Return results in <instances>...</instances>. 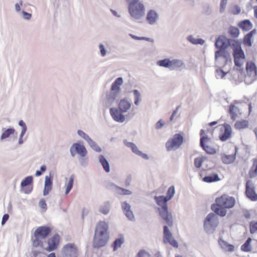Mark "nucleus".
<instances>
[{
  "label": "nucleus",
  "mask_w": 257,
  "mask_h": 257,
  "mask_svg": "<svg viewBox=\"0 0 257 257\" xmlns=\"http://www.w3.org/2000/svg\"><path fill=\"white\" fill-rule=\"evenodd\" d=\"M132 105V101L127 98L120 99L117 108L111 107L109 109L111 117L116 122H124L135 114V113H130Z\"/></svg>",
  "instance_id": "nucleus-1"
},
{
  "label": "nucleus",
  "mask_w": 257,
  "mask_h": 257,
  "mask_svg": "<svg viewBox=\"0 0 257 257\" xmlns=\"http://www.w3.org/2000/svg\"><path fill=\"white\" fill-rule=\"evenodd\" d=\"M128 4V11L131 17L136 20H141L145 14V7L140 0H125Z\"/></svg>",
  "instance_id": "nucleus-2"
},
{
  "label": "nucleus",
  "mask_w": 257,
  "mask_h": 257,
  "mask_svg": "<svg viewBox=\"0 0 257 257\" xmlns=\"http://www.w3.org/2000/svg\"><path fill=\"white\" fill-rule=\"evenodd\" d=\"M157 65L160 67L169 69L170 70L182 71L186 66L182 59L173 58H165L157 62Z\"/></svg>",
  "instance_id": "nucleus-3"
},
{
  "label": "nucleus",
  "mask_w": 257,
  "mask_h": 257,
  "mask_svg": "<svg viewBox=\"0 0 257 257\" xmlns=\"http://www.w3.org/2000/svg\"><path fill=\"white\" fill-rule=\"evenodd\" d=\"M232 48L235 65L236 66L240 68L245 62V57L240 43L236 41H233Z\"/></svg>",
  "instance_id": "nucleus-4"
},
{
  "label": "nucleus",
  "mask_w": 257,
  "mask_h": 257,
  "mask_svg": "<svg viewBox=\"0 0 257 257\" xmlns=\"http://www.w3.org/2000/svg\"><path fill=\"white\" fill-rule=\"evenodd\" d=\"M218 224V221L216 215L213 213H209L207 215L204 221V229L208 233H212Z\"/></svg>",
  "instance_id": "nucleus-5"
},
{
  "label": "nucleus",
  "mask_w": 257,
  "mask_h": 257,
  "mask_svg": "<svg viewBox=\"0 0 257 257\" xmlns=\"http://www.w3.org/2000/svg\"><path fill=\"white\" fill-rule=\"evenodd\" d=\"M183 137L180 134H175L166 144V148L169 152L177 150L182 145Z\"/></svg>",
  "instance_id": "nucleus-6"
},
{
  "label": "nucleus",
  "mask_w": 257,
  "mask_h": 257,
  "mask_svg": "<svg viewBox=\"0 0 257 257\" xmlns=\"http://www.w3.org/2000/svg\"><path fill=\"white\" fill-rule=\"evenodd\" d=\"M215 202L220 206L223 207L226 209H229L234 206L235 199L233 197L224 194L220 197L216 198Z\"/></svg>",
  "instance_id": "nucleus-7"
},
{
  "label": "nucleus",
  "mask_w": 257,
  "mask_h": 257,
  "mask_svg": "<svg viewBox=\"0 0 257 257\" xmlns=\"http://www.w3.org/2000/svg\"><path fill=\"white\" fill-rule=\"evenodd\" d=\"M246 71L244 81L246 83L249 84L256 79L257 76V69L254 63L251 62H247Z\"/></svg>",
  "instance_id": "nucleus-8"
},
{
  "label": "nucleus",
  "mask_w": 257,
  "mask_h": 257,
  "mask_svg": "<svg viewBox=\"0 0 257 257\" xmlns=\"http://www.w3.org/2000/svg\"><path fill=\"white\" fill-rule=\"evenodd\" d=\"M109 240V235L103 233H95L93 237L92 245L94 248L104 246Z\"/></svg>",
  "instance_id": "nucleus-9"
},
{
  "label": "nucleus",
  "mask_w": 257,
  "mask_h": 257,
  "mask_svg": "<svg viewBox=\"0 0 257 257\" xmlns=\"http://www.w3.org/2000/svg\"><path fill=\"white\" fill-rule=\"evenodd\" d=\"M77 134L79 138L85 141L93 150L96 152H101L102 150L101 148L84 131L78 130L77 131Z\"/></svg>",
  "instance_id": "nucleus-10"
},
{
  "label": "nucleus",
  "mask_w": 257,
  "mask_h": 257,
  "mask_svg": "<svg viewBox=\"0 0 257 257\" xmlns=\"http://www.w3.org/2000/svg\"><path fill=\"white\" fill-rule=\"evenodd\" d=\"M200 146L207 154L211 155L215 154V149L208 145L210 139L206 135H204V131L203 130H201L200 132Z\"/></svg>",
  "instance_id": "nucleus-11"
},
{
  "label": "nucleus",
  "mask_w": 257,
  "mask_h": 257,
  "mask_svg": "<svg viewBox=\"0 0 257 257\" xmlns=\"http://www.w3.org/2000/svg\"><path fill=\"white\" fill-rule=\"evenodd\" d=\"M70 153L72 157H74L76 154L79 155L83 158L86 156L87 151L85 146L80 143H75L72 144L70 148Z\"/></svg>",
  "instance_id": "nucleus-12"
},
{
  "label": "nucleus",
  "mask_w": 257,
  "mask_h": 257,
  "mask_svg": "<svg viewBox=\"0 0 257 257\" xmlns=\"http://www.w3.org/2000/svg\"><path fill=\"white\" fill-rule=\"evenodd\" d=\"M163 242L165 244L169 243L174 247H178L177 241L174 238L171 232L166 225L163 227Z\"/></svg>",
  "instance_id": "nucleus-13"
},
{
  "label": "nucleus",
  "mask_w": 257,
  "mask_h": 257,
  "mask_svg": "<svg viewBox=\"0 0 257 257\" xmlns=\"http://www.w3.org/2000/svg\"><path fill=\"white\" fill-rule=\"evenodd\" d=\"M118 95V93L111 90L106 92L102 99L103 105L106 108L110 107L114 103Z\"/></svg>",
  "instance_id": "nucleus-14"
},
{
  "label": "nucleus",
  "mask_w": 257,
  "mask_h": 257,
  "mask_svg": "<svg viewBox=\"0 0 257 257\" xmlns=\"http://www.w3.org/2000/svg\"><path fill=\"white\" fill-rule=\"evenodd\" d=\"M77 248L76 246L69 243L63 247L61 257H77Z\"/></svg>",
  "instance_id": "nucleus-15"
},
{
  "label": "nucleus",
  "mask_w": 257,
  "mask_h": 257,
  "mask_svg": "<svg viewBox=\"0 0 257 257\" xmlns=\"http://www.w3.org/2000/svg\"><path fill=\"white\" fill-rule=\"evenodd\" d=\"M245 193L246 196L250 200L253 201L257 200V194L254 191L253 184L251 180H248L246 183Z\"/></svg>",
  "instance_id": "nucleus-16"
},
{
  "label": "nucleus",
  "mask_w": 257,
  "mask_h": 257,
  "mask_svg": "<svg viewBox=\"0 0 257 257\" xmlns=\"http://www.w3.org/2000/svg\"><path fill=\"white\" fill-rule=\"evenodd\" d=\"M233 41L227 39L224 36H220L216 40L215 46L217 48L220 49H225L228 46L231 45Z\"/></svg>",
  "instance_id": "nucleus-17"
},
{
  "label": "nucleus",
  "mask_w": 257,
  "mask_h": 257,
  "mask_svg": "<svg viewBox=\"0 0 257 257\" xmlns=\"http://www.w3.org/2000/svg\"><path fill=\"white\" fill-rule=\"evenodd\" d=\"M159 212L160 216L165 221L166 223L169 226L172 227L173 226V216L168 209H162L161 210L159 211Z\"/></svg>",
  "instance_id": "nucleus-18"
},
{
  "label": "nucleus",
  "mask_w": 257,
  "mask_h": 257,
  "mask_svg": "<svg viewBox=\"0 0 257 257\" xmlns=\"http://www.w3.org/2000/svg\"><path fill=\"white\" fill-rule=\"evenodd\" d=\"M51 230L48 226H40L38 227L34 232V236L40 239H45L50 233Z\"/></svg>",
  "instance_id": "nucleus-19"
},
{
  "label": "nucleus",
  "mask_w": 257,
  "mask_h": 257,
  "mask_svg": "<svg viewBox=\"0 0 257 257\" xmlns=\"http://www.w3.org/2000/svg\"><path fill=\"white\" fill-rule=\"evenodd\" d=\"M18 125L21 127V130L17 144L18 145L21 146L27 141V138H25L24 136L27 131V126L23 120H20L19 121Z\"/></svg>",
  "instance_id": "nucleus-20"
},
{
  "label": "nucleus",
  "mask_w": 257,
  "mask_h": 257,
  "mask_svg": "<svg viewBox=\"0 0 257 257\" xmlns=\"http://www.w3.org/2000/svg\"><path fill=\"white\" fill-rule=\"evenodd\" d=\"M59 236L58 234L54 235L48 240V246L45 249L49 252L55 250L59 244Z\"/></svg>",
  "instance_id": "nucleus-21"
},
{
  "label": "nucleus",
  "mask_w": 257,
  "mask_h": 257,
  "mask_svg": "<svg viewBox=\"0 0 257 257\" xmlns=\"http://www.w3.org/2000/svg\"><path fill=\"white\" fill-rule=\"evenodd\" d=\"M109 225L104 221H99L96 225L95 233L109 234Z\"/></svg>",
  "instance_id": "nucleus-22"
},
{
  "label": "nucleus",
  "mask_w": 257,
  "mask_h": 257,
  "mask_svg": "<svg viewBox=\"0 0 257 257\" xmlns=\"http://www.w3.org/2000/svg\"><path fill=\"white\" fill-rule=\"evenodd\" d=\"M146 20L149 24L154 25L159 20V15L154 10H149L147 15Z\"/></svg>",
  "instance_id": "nucleus-23"
},
{
  "label": "nucleus",
  "mask_w": 257,
  "mask_h": 257,
  "mask_svg": "<svg viewBox=\"0 0 257 257\" xmlns=\"http://www.w3.org/2000/svg\"><path fill=\"white\" fill-rule=\"evenodd\" d=\"M33 181V177L32 176H28L23 180L21 183V191L26 194L30 193L32 191V189H27L25 187L32 184Z\"/></svg>",
  "instance_id": "nucleus-24"
},
{
  "label": "nucleus",
  "mask_w": 257,
  "mask_h": 257,
  "mask_svg": "<svg viewBox=\"0 0 257 257\" xmlns=\"http://www.w3.org/2000/svg\"><path fill=\"white\" fill-rule=\"evenodd\" d=\"M2 135L0 137L1 141L7 140L11 136L16 133V130L13 127L5 128L2 129Z\"/></svg>",
  "instance_id": "nucleus-25"
},
{
  "label": "nucleus",
  "mask_w": 257,
  "mask_h": 257,
  "mask_svg": "<svg viewBox=\"0 0 257 257\" xmlns=\"http://www.w3.org/2000/svg\"><path fill=\"white\" fill-rule=\"evenodd\" d=\"M224 132L221 134L219 138V139L224 142L230 139L231 137L232 128L231 126L228 124H225L224 125Z\"/></svg>",
  "instance_id": "nucleus-26"
},
{
  "label": "nucleus",
  "mask_w": 257,
  "mask_h": 257,
  "mask_svg": "<svg viewBox=\"0 0 257 257\" xmlns=\"http://www.w3.org/2000/svg\"><path fill=\"white\" fill-rule=\"evenodd\" d=\"M121 207L124 213L128 219L133 220L134 219V215L133 212L131 210V205L126 202H123L121 204Z\"/></svg>",
  "instance_id": "nucleus-27"
},
{
  "label": "nucleus",
  "mask_w": 257,
  "mask_h": 257,
  "mask_svg": "<svg viewBox=\"0 0 257 257\" xmlns=\"http://www.w3.org/2000/svg\"><path fill=\"white\" fill-rule=\"evenodd\" d=\"M154 199L157 204L160 206V207L158 208V211L161 210L162 209H168L167 202L169 200L165 196H155Z\"/></svg>",
  "instance_id": "nucleus-28"
},
{
  "label": "nucleus",
  "mask_w": 257,
  "mask_h": 257,
  "mask_svg": "<svg viewBox=\"0 0 257 257\" xmlns=\"http://www.w3.org/2000/svg\"><path fill=\"white\" fill-rule=\"evenodd\" d=\"M123 83V78L121 77L117 78L112 83L110 90L119 94L121 91L120 86Z\"/></svg>",
  "instance_id": "nucleus-29"
},
{
  "label": "nucleus",
  "mask_w": 257,
  "mask_h": 257,
  "mask_svg": "<svg viewBox=\"0 0 257 257\" xmlns=\"http://www.w3.org/2000/svg\"><path fill=\"white\" fill-rule=\"evenodd\" d=\"M229 112L230 113L231 119H236L241 115L240 109L236 106L230 104L229 106Z\"/></svg>",
  "instance_id": "nucleus-30"
},
{
  "label": "nucleus",
  "mask_w": 257,
  "mask_h": 257,
  "mask_svg": "<svg viewBox=\"0 0 257 257\" xmlns=\"http://www.w3.org/2000/svg\"><path fill=\"white\" fill-rule=\"evenodd\" d=\"M52 180L50 176H46L45 178L44 188L43 190V195H47L52 189Z\"/></svg>",
  "instance_id": "nucleus-31"
},
{
  "label": "nucleus",
  "mask_w": 257,
  "mask_h": 257,
  "mask_svg": "<svg viewBox=\"0 0 257 257\" xmlns=\"http://www.w3.org/2000/svg\"><path fill=\"white\" fill-rule=\"evenodd\" d=\"M218 242L220 246L223 250L225 251H233L234 250V245L228 243L222 238H219Z\"/></svg>",
  "instance_id": "nucleus-32"
},
{
  "label": "nucleus",
  "mask_w": 257,
  "mask_h": 257,
  "mask_svg": "<svg viewBox=\"0 0 257 257\" xmlns=\"http://www.w3.org/2000/svg\"><path fill=\"white\" fill-rule=\"evenodd\" d=\"M98 160L102 165L103 170L106 173L109 172L110 170L109 164L105 157L102 155H100L98 157Z\"/></svg>",
  "instance_id": "nucleus-33"
},
{
  "label": "nucleus",
  "mask_w": 257,
  "mask_h": 257,
  "mask_svg": "<svg viewBox=\"0 0 257 257\" xmlns=\"http://www.w3.org/2000/svg\"><path fill=\"white\" fill-rule=\"evenodd\" d=\"M211 208L216 214L220 216H224L226 214V208L218 205L216 203L212 205Z\"/></svg>",
  "instance_id": "nucleus-34"
},
{
  "label": "nucleus",
  "mask_w": 257,
  "mask_h": 257,
  "mask_svg": "<svg viewBox=\"0 0 257 257\" xmlns=\"http://www.w3.org/2000/svg\"><path fill=\"white\" fill-rule=\"evenodd\" d=\"M238 26L242 30L245 31H248L252 28V25L248 20H245L239 22Z\"/></svg>",
  "instance_id": "nucleus-35"
},
{
  "label": "nucleus",
  "mask_w": 257,
  "mask_h": 257,
  "mask_svg": "<svg viewBox=\"0 0 257 257\" xmlns=\"http://www.w3.org/2000/svg\"><path fill=\"white\" fill-rule=\"evenodd\" d=\"M255 33V30H253L246 34L244 38L243 43L244 45L250 47L252 45V40L251 39L253 37V35Z\"/></svg>",
  "instance_id": "nucleus-36"
},
{
  "label": "nucleus",
  "mask_w": 257,
  "mask_h": 257,
  "mask_svg": "<svg viewBox=\"0 0 257 257\" xmlns=\"http://www.w3.org/2000/svg\"><path fill=\"white\" fill-rule=\"evenodd\" d=\"M187 40L191 43L194 45H203L205 41L202 39H197L194 38L192 35H189L187 37Z\"/></svg>",
  "instance_id": "nucleus-37"
},
{
  "label": "nucleus",
  "mask_w": 257,
  "mask_h": 257,
  "mask_svg": "<svg viewBox=\"0 0 257 257\" xmlns=\"http://www.w3.org/2000/svg\"><path fill=\"white\" fill-rule=\"evenodd\" d=\"M123 143L127 147L130 148L132 150V152L136 155H138L140 152L141 151L138 149V148L134 143L129 142L126 140H124L123 141Z\"/></svg>",
  "instance_id": "nucleus-38"
},
{
  "label": "nucleus",
  "mask_w": 257,
  "mask_h": 257,
  "mask_svg": "<svg viewBox=\"0 0 257 257\" xmlns=\"http://www.w3.org/2000/svg\"><path fill=\"white\" fill-rule=\"evenodd\" d=\"M98 48L100 54L102 57H106L109 53V52L106 48V46L102 43H99L98 44Z\"/></svg>",
  "instance_id": "nucleus-39"
},
{
  "label": "nucleus",
  "mask_w": 257,
  "mask_h": 257,
  "mask_svg": "<svg viewBox=\"0 0 257 257\" xmlns=\"http://www.w3.org/2000/svg\"><path fill=\"white\" fill-rule=\"evenodd\" d=\"M74 175H72L70 177L68 181L67 182H66L65 185L66 186V190H65V194L67 195L71 190L72 189L73 185L74 183Z\"/></svg>",
  "instance_id": "nucleus-40"
},
{
  "label": "nucleus",
  "mask_w": 257,
  "mask_h": 257,
  "mask_svg": "<svg viewBox=\"0 0 257 257\" xmlns=\"http://www.w3.org/2000/svg\"><path fill=\"white\" fill-rule=\"evenodd\" d=\"M111 204L109 202H106L100 206L99 211L103 214H107L110 210Z\"/></svg>",
  "instance_id": "nucleus-41"
},
{
  "label": "nucleus",
  "mask_w": 257,
  "mask_h": 257,
  "mask_svg": "<svg viewBox=\"0 0 257 257\" xmlns=\"http://www.w3.org/2000/svg\"><path fill=\"white\" fill-rule=\"evenodd\" d=\"M133 92L134 95V104L138 106L140 105L142 100L141 94L137 89L133 90Z\"/></svg>",
  "instance_id": "nucleus-42"
},
{
  "label": "nucleus",
  "mask_w": 257,
  "mask_h": 257,
  "mask_svg": "<svg viewBox=\"0 0 257 257\" xmlns=\"http://www.w3.org/2000/svg\"><path fill=\"white\" fill-rule=\"evenodd\" d=\"M248 125V121L246 120H241L240 121H237L234 124V127L236 129L241 130L247 127Z\"/></svg>",
  "instance_id": "nucleus-43"
},
{
  "label": "nucleus",
  "mask_w": 257,
  "mask_h": 257,
  "mask_svg": "<svg viewBox=\"0 0 257 257\" xmlns=\"http://www.w3.org/2000/svg\"><path fill=\"white\" fill-rule=\"evenodd\" d=\"M42 239L39 237H36L34 235L32 237V246L33 248H43V242L41 241Z\"/></svg>",
  "instance_id": "nucleus-44"
},
{
  "label": "nucleus",
  "mask_w": 257,
  "mask_h": 257,
  "mask_svg": "<svg viewBox=\"0 0 257 257\" xmlns=\"http://www.w3.org/2000/svg\"><path fill=\"white\" fill-rule=\"evenodd\" d=\"M235 159V155H224L222 156V161L223 163L229 164L232 163Z\"/></svg>",
  "instance_id": "nucleus-45"
},
{
  "label": "nucleus",
  "mask_w": 257,
  "mask_h": 257,
  "mask_svg": "<svg viewBox=\"0 0 257 257\" xmlns=\"http://www.w3.org/2000/svg\"><path fill=\"white\" fill-rule=\"evenodd\" d=\"M124 242V238L121 236L119 238H116L113 242V251H116L118 248L121 247Z\"/></svg>",
  "instance_id": "nucleus-46"
},
{
  "label": "nucleus",
  "mask_w": 257,
  "mask_h": 257,
  "mask_svg": "<svg viewBox=\"0 0 257 257\" xmlns=\"http://www.w3.org/2000/svg\"><path fill=\"white\" fill-rule=\"evenodd\" d=\"M250 178H253L257 176V160H254L252 166L249 172Z\"/></svg>",
  "instance_id": "nucleus-47"
},
{
  "label": "nucleus",
  "mask_w": 257,
  "mask_h": 257,
  "mask_svg": "<svg viewBox=\"0 0 257 257\" xmlns=\"http://www.w3.org/2000/svg\"><path fill=\"white\" fill-rule=\"evenodd\" d=\"M251 241V238L249 237L247 240L241 245V249L245 252L250 251L251 250V247L250 244Z\"/></svg>",
  "instance_id": "nucleus-48"
},
{
  "label": "nucleus",
  "mask_w": 257,
  "mask_h": 257,
  "mask_svg": "<svg viewBox=\"0 0 257 257\" xmlns=\"http://www.w3.org/2000/svg\"><path fill=\"white\" fill-rule=\"evenodd\" d=\"M219 180L218 175L217 174H213L212 175L205 176L203 180L205 182L211 183Z\"/></svg>",
  "instance_id": "nucleus-49"
},
{
  "label": "nucleus",
  "mask_w": 257,
  "mask_h": 257,
  "mask_svg": "<svg viewBox=\"0 0 257 257\" xmlns=\"http://www.w3.org/2000/svg\"><path fill=\"white\" fill-rule=\"evenodd\" d=\"M226 56L225 55V52L221 50H218L215 52V59L217 61L219 59H221L223 61H225Z\"/></svg>",
  "instance_id": "nucleus-50"
},
{
  "label": "nucleus",
  "mask_w": 257,
  "mask_h": 257,
  "mask_svg": "<svg viewBox=\"0 0 257 257\" xmlns=\"http://www.w3.org/2000/svg\"><path fill=\"white\" fill-rule=\"evenodd\" d=\"M175 192V187L174 186H171L168 188L167 192V195L166 196H165V197L169 200L173 197Z\"/></svg>",
  "instance_id": "nucleus-51"
},
{
  "label": "nucleus",
  "mask_w": 257,
  "mask_h": 257,
  "mask_svg": "<svg viewBox=\"0 0 257 257\" xmlns=\"http://www.w3.org/2000/svg\"><path fill=\"white\" fill-rule=\"evenodd\" d=\"M228 32L233 37H237L239 34V31L238 28L233 27H230L229 28Z\"/></svg>",
  "instance_id": "nucleus-52"
},
{
  "label": "nucleus",
  "mask_w": 257,
  "mask_h": 257,
  "mask_svg": "<svg viewBox=\"0 0 257 257\" xmlns=\"http://www.w3.org/2000/svg\"><path fill=\"white\" fill-rule=\"evenodd\" d=\"M204 160L201 157H197L194 159V164L196 168H200L203 164Z\"/></svg>",
  "instance_id": "nucleus-53"
},
{
  "label": "nucleus",
  "mask_w": 257,
  "mask_h": 257,
  "mask_svg": "<svg viewBox=\"0 0 257 257\" xmlns=\"http://www.w3.org/2000/svg\"><path fill=\"white\" fill-rule=\"evenodd\" d=\"M130 36L134 39L137 40H146L148 42H153V40L150 38L145 37H138L133 34H130Z\"/></svg>",
  "instance_id": "nucleus-54"
},
{
  "label": "nucleus",
  "mask_w": 257,
  "mask_h": 257,
  "mask_svg": "<svg viewBox=\"0 0 257 257\" xmlns=\"http://www.w3.org/2000/svg\"><path fill=\"white\" fill-rule=\"evenodd\" d=\"M215 73L216 77L217 79H223L224 78L225 76L227 74V72H225L222 70H221L220 69H217L216 70Z\"/></svg>",
  "instance_id": "nucleus-55"
},
{
  "label": "nucleus",
  "mask_w": 257,
  "mask_h": 257,
  "mask_svg": "<svg viewBox=\"0 0 257 257\" xmlns=\"http://www.w3.org/2000/svg\"><path fill=\"white\" fill-rule=\"evenodd\" d=\"M23 4V2L22 1H19L15 4V10L18 14H20L21 13V7Z\"/></svg>",
  "instance_id": "nucleus-56"
},
{
  "label": "nucleus",
  "mask_w": 257,
  "mask_h": 257,
  "mask_svg": "<svg viewBox=\"0 0 257 257\" xmlns=\"http://www.w3.org/2000/svg\"><path fill=\"white\" fill-rule=\"evenodd\" d=\"M20 14L21 15L23 19H24L25 20H28V21L30 20L31 19L32 16L31 14L29 13L24 11H22Z\"/></svg>",
  "instance_id": "nucleus-57"
},
{
  "label": "nucleus",
  "mask_w": 257,
  "mask_h": 257,
  "mask_svg": "<svg viewBox=\"0 0 257 257\" xmlns=\"http://www.w3.org/2000/svg\"><path fill=\"white\" fill-rule=\"evenodd\" d=\"M136 257H151V255L147 251L142 250L137 253Z\"/></svg>",
  "instance_id": "nucleus-58"
},
{
  "label": "nucleus",
  "mask_w": 257,
  "mask_h": 257,
  "mask_svg": "<svg viewBox=\"0 0 257 257\" xmlns=\"http://www.w3.org/2000/svg\"><path fill=\"white\" fill-rule=\"evenodd\" d=\"M257 231V222H251L250 224V232L253 234Z\"/></svg>",
  "instance_id": "nucleus-59"
},
{
  "label": "nucleus",
  "mask_w": 257,
  "mask_h": 257,
  "mask_svg": "<svg viewBox=\"0 0 257 257\" xmlns=\"http://www.w3.org/2000/svg\"><path fill=\"white\" fill-rule=\"evenodd\" d=\"M227 0H221L220 2V12L223 13L227 4Z\"/></svg>",
  "instance_id": "nucleus-60"
},
{
  "label": "nucleus",
  "mask_w": 257,
  "mask_h": 257,
  "mask_svg": "<svg viewBox=\"0 0 257 257\" xmlns=\"http://www.w3.org/2000/svg\"><path fill=\"white\" fill-rule=\"evenodd\" d=\"M164 123L163 122V121L162 120V119H160L159 120L157 123H156V128L157 129H160L162 127H163V126H164Z\"/></svg>",
  "instance_id": "nucleus-61"
},
{
  "label": "nucleus",
  "mask_w": 257,
  "mask_h": 257,
  "mask_svg": "<svg viewBox=\"0 0 257 257\" xmlns=\"http://www.w3.org/2000/svg\"><path fill=\"white\" fill-rule=\"evenodd\" d=\"M39 205L42 209H44L45 210H46L47 204L44 200L42 199L39 201Z\"/></svg>",
  "instance_id": "nucleus-62"
},
{
  "label": "nucleus",
  "mask_w": 257,
  "mask_h": 257,
  "mask_svg": "<svg viewBox=\"0 0 257 257\" xmlns=\"http://www.w3.org/2000/svg\"><path fill=\"white\" fill-rule=\"evenodd\" d=\"M9 218V215L8 214H5L3 215L2 220V225H4L6 222L7 221V220Z\"/></svg>",
  "instance_id": "nucleus-63"
},
{
  "label": "nucleus",
  "mask_w": 257,
  "mask_h": 257,
  "mask_svg": "<svg viewBox=\"0 0 257 257\" xmlns=\"http://www.w3.org/2000/svg\"><path fill=\"white\" fill-rule=\"evenodd\" d=\"M138 155L142 157L143 159H144L145 160H149L150 159V157L147 154H144L141 151H140V152L139 153V154Z\"/></svg>",
  "instance_id": "nucleus-64"
}]
</instances>
